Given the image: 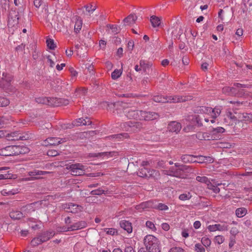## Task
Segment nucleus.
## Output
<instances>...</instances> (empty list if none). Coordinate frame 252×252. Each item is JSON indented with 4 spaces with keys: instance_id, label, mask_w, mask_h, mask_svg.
Returning a JSON list of instances; mask_svg holds the SVG:
<instances>
[{
    "instance_id": "1",
    "label": "nucleus",
    "mask_w": 252,
    "mask_h": 252,
    "mask_svg": "<svg viewBox=\"0 0 252 252\" xmlns=\"http://www.w3.org/2000/svg\"><path fill=\"white\" fill-rule=\"evenodd\" d=\"M144 243L149 252H161L159 241L154 236L147 235L144 238Z\"/></svg>"
},
{
    "instance_id": "2",
    "label": "nucleus",
    "mask_w": 252,
    "mask_h": 252,
    "mask_svg": "<svg viewBox=\"0 0 252 252\" xmlns=\"http://www.w3.org/2000/svg\"><path fill=\"white\" fill-rule=\"evenodd\" d=\"M121 127L124 130L135 132L141 130L143 127L141 122L129 121L121 124Z\"/></svg>"
},
{
    "instance_id": "3",
    "label": "nucleus",
    "mask_w": 252,
    "mask_h": 252,
    "mask_svg": "<svg viewBox=\"0 0 252 252\" xmlns=\"http://www.w3.org/2000/svg\"><path fill=\"white\" fill-rule=\"evenodd\" d=\"M137 175L142 178L158 179L159 176V173L158 170L148 169L144 167L140 169L137 172Z\"/></svg>"
},
{
    "instance_id": "4",
    "label": "nucleus",
    "mask_w": 252,
    "mask_h": 252,
    "mask_svg": "<svg viewBox=\"0 0 252 252\" xmlns=\"http://www.w3.org/2000/svg\"><path fill=\"white\" fill-rule=\"evenodd\" d=\"M174 165L177 168L178 172L179 173V178H184L188 174L192 173L194 172V170L191 166L181 164L178 162L175 163Z\"/></svg>"
},
{
    "instance_id": "5",
    "label": "nucleus",
    "mask_w": 252,
    "mask_h": 252,
    "mask_svg": "<svg viewBox=\"0 0 252 252\" xmlns=\"http://www.w3.org/2000/svg\"><path fill=\"white\" fill-rule=\"evenodd\" d=\"M66 168L70 170L72 175L74 176L83 175L85 173V167L80 163L71 164L68 166Z\"/></svg>"
},
{
    "instance_id": "6",
    "label": "nucleus",
    "mask_w": 252,
    "mask_h": 252,
    "mask_svg": "<svg viewBox=\"0 0 252 252\" xmlns=\"http://www.w3.org/2000/svg\"><path fill=\"white\" fill-rule=\"evenodd\" d=\"M199 111L203 113L211 114V116L213 118H216L218 116L220 115L221 112V110L219 107H215L213 109L211 107H206L204 106H202L199 107Z\"/></svg>"
},
{
    "instance_id": "7",
    "label": "nucleus",
    "mask_w": 252,
    "mask_h": 252,
    "mask_svg": "<svg viewBox=\"0 0 252 252\" xmlns=\"http://www.w3.org/2000/svg\"><path fill=\"white\" fill-rule=\"evenodd\" d=\"M124 112L128 119L141 120V110H137L133 108H125Z\"/></svg>"
},
{
    "instance_id": "8",
    "label": "nucleus",
    "mask_w": 252,
    "mask_h": 252,
    "mask_svg": "<svg viewBox=\"0 0 252 252\" xmlns=\"http://www.w3.org/2000/svg\"><path fill=\"white\" fill-rule=\"evenodd\" d=\"M67 139V138L49 137L44 141L42 145L45 146L58 145L66 142Z\"/></svg>"
},
{
    "instance_id": "9",
    "label": "nucleus",
    "mask_w": 252,
    "mask_h": 252,
    "mask_svg": "<svg viewBox=\"0 0 252 252\" xmlns=\"http://www.w3.org/2000/svg\"><path fill=\"white\" fill-rule=\"evenodd\" d=\"M140 120L152 121L157 119L159 117L158 113L154 112H146L141 110Z\"/></svg>"
},
{
    "instance_id": "10",
    "label": "nucleus",
    "mask_w": 252,
    "mask_h": 252,
    "mask_svg": "<svg viewBox=\"0 0 252 252\" xmlns=\"http://www.w3.org/2000/svg\"><path fill=\"white\" fill-rule=\"evenodd\" d=\"M15 145L8 146L0 149V155L2 156H13L15 155Z\"/></svg>"
},
{
    "instance_id": "11",
    "label": "nucleus",
    "mask_w": 252,
    "mask_h": 252,
    "mask_svg": "<svg viewBox=\"0 0 252 252\" xmlns=\"http://www.w3.org/2000/svg\"><path fill=\"white\" fill-rule=\"evenodd\" d=\"M51 101V106L54 107L65 106L69 103V100L63 98L52 97Z\"/></svg>"
},
{
    "instance_id": "12",
    "label": "nucleus",
    "mask_w": 252,
    "mask_h": 252,
    "mask_svg": "<svg viewBox=\"0 0 252 252\" xmlns=\"http://www.w3.org/2000/svg\"><path fill=\"white\" fill-rule=\"evenodd\" d=\"M167 102L170 103H177L179 102H183L187 101L189 99L187 96H173L166 97Z\"/></svg>"
},
{
    "instance_id": "13",
    "label": "nucleus",
    "mask_w": 252,
    "mask_h": 252,
    "mask_svg": "<svg viewBox=\"0 0 252 252\" xmlns=\"http://www.w3.org/2000/svg\"><path fill=\"white\" fill-rule=\"evenodd\" d=\"M55 233L53 231H46L38 234L40 238L42 239L43 243L47 241L55 235Z\"/></svg>"
},
{
    "instance_id": "14",
    "label": "nucleus",
    "mask_w": 252,
    "mask_h": 252,
    "mask_svg": "<svg viewBox=\"0 0 252 252\" xmlns=\"http://www.w3.org/2000/svg\"><path fill=\"white\" fill-rule=\"evenodd\" d=\"M181 125L180 123L175 121L170 122L168 126V129L169 131L178 132L181 129Z\"/></svg>"
},
{
    "instance_id": "15",
    "label": "nucleus",
    "mask_w": 252,
    "mask_h": 252,
    "mask_svg": "<svg viewBox=\"0 0 252 252\" xmlns=\"http://www.w3.org/2000/svg\"><path fill=\"white\" fill-rule=\"evenodd\" d=\"M120 225L121 227L126 231L127 233L132 232V227L131 223L129 221L126 220H121L120 222Z\"/></svg>"
},
{
    "instance_id": "16",
    "label": "nucleus",
    "mask_w": 252,
    "mask_h": 252,
    "mask_svg": "<svg viewBox=\"0 0 252 252\" xmlns=\"http://www.w3.org/2000/svg\"><path fill=\"white\" fill-rule=\"evenodd\" d=\"M86 225L87 223L85 221H80L69 226V229L71 231L79 230L85 228Z\"/></svg>"
},
{
    "instance_id": "17",
    "label": "nucleus",
    "mask_w": 252,
    "mask_h": 252,
    "mask_svg": "<svg viewBox=\"0 0 252 252\" xmlns=\"http://www.w3.org/2000/svg\"><path fill=\"white\" fill-rule=\"evenodd\" d=\"M155 203H156V201L155 200H149L146 202H144L139 205V208L142 209L148 208L154 209L155 207Z\"/></svg>"
},
{
    "instance_id": "18",
    "label": "nucleus",
    "mask_w": 252,
    "mask_h": 252,
    "mask_svg": "<svg viewBox=\"0 0 252 252\" xmlns=\"http://www.w3.org/2000/svg\"><path fill=\"white\" fill-rule=\"evenodd\" d=\"M208 229L210 231H225L227 230V226L225 225H221L220 224H215L214 225H210L208 227Z\"/></svg>"
},
{
    "instance_id": "19",
    "label": "nucleus",
    "mask_w": 252,
    "mask_h": 252,
    "mask_svg": "<svg viewBox=\"0 0 252 252\" xmlns=\"http://www.w3.org/2000/svg\"><path fill=\"white\" fill-rule=\"evenodd\" d=\"M163 173L164 175L179 178V174L178 172L177 168L175 169L173 167H171L169 170H163Z\"/></svg>"
},
{
    "instance_id": "20",
    "label": "nucleus",
    "mask_w": 252,
    "mask_h": 252,
    "mask_svg": "<svg viewBox=\"0 0 252 252\" xmlns=\"http://www.w3.org/2000/svg\"><path fill=\"white\" fill-rule=\"evenodd\" d=\"M82 26V19L78 16H75V24L74 25V31L77 33L80 32Z\"/></svg>"
},
{
    "instance_id": "21",
    "label": "nucleus",
    "mask_w": 252,
    "mask_h": 252,
    "mask_svg": "<svg viewBox=\"0 0 252 252\" xmlns=\"http://www.w3.org/2000/svg\"><path fill=\"white\" fill-rule=\"evenodd\" d=\"M195 156L191 155H183L181 157V159L185 163L197 162V161L193 160V158H196Z\"/></svg>"
},
{
    "instance_id": "22",
    "label": "nucleus",
    "mask_w": 252,
    "mask_h": 252,
    "mask_svg": "<svg viewBox=\"0 0 252 252\" xmlns=\"http://www.w3.org/2000/svg\"><path fill=\"white\" fill-rule=\"evenodd\" d=\"M41 205V201H37L28 204L26 205L25 207L29 211L33 212L36 209L40 208Z\"/></svg>"
},
{
    "instance_id": "23",
    "label": "nucleus",
    "mask_w": 252,
    "mask_h": 252,
    "mask_svg": "<svg viewBox=\"0 0 252 252\" xmlns=\"http://www.w3.org/2000/svg\"><path fill=\"white\" fill-rule=\"evenodd\" d=\"M10 217L13 220H20L24 217L23 214L20 211L13 210L9 213Z\"/></svg>"
},
{
    "instance_id": "24",
    "label": "nucleus",
    "mask_w": 252,
    "mask_h": 252,
    "mask_svg": "<svg viewBox=\"0 0 252 252\" xmlns=\"http://www.w3.org/2000/svg\"><path fill=\"white\" fill-rule=\"evenodd\" d=\"M137 16L134 14H130L127 17L125 18L123 22L125 25H129L133 24L137 20Z\"/></svg>"
},
{
    "instance_id": "25",
    "label": "nucleus",
    "mask_w": 252,
    "mask_h": 252,
    "mask_svg": "<svg viewBox=\"0 0 252 252\" xmlns=\"http://www.w3.org/2000/svg\"><path fill=\"white\" fill-rule=\"evenodd\" d=\"M52 97H41L36 98L35 99L36 102L38 103L46 104L48 105L51 106V101Z\"/></svg>"
},
{
    "instance_id": "26",
    "label": "nucleus",
    "mask_w": 252,
    "mask_h": 252,
    "mask_svg": "<svg viewBox=\"0 0 252 252\" xmlns=\"http://www.w3.org/2000/svg\"><path fill=\"white\" fill-rule=\"evenodd\" d=\"M66 206H68L67 209L69 210V211L72 213H76L78 211H80L82 208L81 206L72 203H70L68 205H66Z\"/></svg>"
},
{
    "instance_id": "27",
    "label": "nucleus",
    "mask_w": 252,
    "mask_h": 252,
    "mask_svg": "<svg viewBox=\"0 0 252 252\" xmlns=\"http://www.w3.org/2000/svg\"><path fill=\"white\" fill-rule=\"evenodd\" d=\"M150 22L154 28L158 27L161 23V19L156 16L153 15L150 17Z\"/></svg>"
},
{
    "instance_id": "28",
    "label": "nucleus",
    "mask_w": 252,
    "mask_h": 252,
    "mask_svg": "<svg viewBox=\"0 0 252 252\" xmlns=\"http://www.w3.org/2000/svg\"><path fill=\"white\" fill-rule=\"evenodd\" d=\"M15 155L16 156L20 154H24L29 152V149L25 146H20L15 145Z\"/></svg>"
},
{
    "instance_id": "29",
    "label": "nucleus",
    "mask_w": 252,
    "mask_h": 252,
    "mask_svg": "<svg viewBox=\"0 0 252 252\" xmlns=\"http://www.w3.org/2000/svg\"><path fill=\"white\" fill-rule=\"evenodd\" d=\"M84 119L83 118H79L74 121L71 124H67V126L65 127L68 128H71L74 126H80L83 125V122Z\"/></svg>"
},
{
    "instance_id": "30",
    "label": "nucleus",
    "mask_w": 252,
    "mask_h": 252,
    "mask_svg": "<svg viewBox=\"0 0 252 252\" xmlns=\"http://www.w3.org/2000/svg\"><path fill=\"white\" fill-rule=\"evenodd\" d=\"M247 213V210L244 207L237 208L236 210L235 214L237 217L242 218Z\"/></svg>"
},
{
    "instance_id": "31",
    "label": "nucleus",
    "mask_w": 252,
    "mask_h": 252,
    "mask_svg": "<svg viewBox=\"0 0 252 252\" xmlns=\"http://www.w3.org/2000/svg\"><path fill=\"white\" fill-rule=\"evenodd\" d=\"M196 158H203V161H197L198 163H213L214 161V158L211 157H206L203 156H195Z\"/></svg>"
},
{
    "instance_id": "32",
    "label": "nucleus",
    "mask_w": 252,
    "mask_h": 252,
    "mask_svg": "<svg viewBox=\"0 0 252 252\" xmlns=\"http://www.w3.org/2000/svg\"><path fill=\"white\" fill-rule=\"evenodd\" d=\"M50 172L47 171H42L37 170H34L32 171H30L29 172V176L31 177H33L36 175H44L47 174H49Z\"/></svg>"
},
{
    "instance_id": "33",
    "label": "nucleus",
    "mask_w": 252,
    "mask_h": 252,
    "mask_svg": "<svg viewBox=\"0 0 252 252\" xmlns=\"http://www.w3.org/2000/svg\"><path fill=\"white\" fill-rule=\"evenodd\" d=\"M42 243H43L42 239L40 238L38 235L36 237L33 238L31 242V245L32 247H36Z\"/></svg>"
},
{
    "instance_id": "34",
    "label": "nucleus",
    "mask_w": 252,
    "mask_h": 252,
    "mask_svg": "<svg viewBox=\"0 0 252 252\" xmlns=\"http://www.w3.org/2000/svg\"><path fill=\"white\" fill-rule=\"evenodd\" d=\"M223 92L227 93L228 95H233L236 92V90L234 87H226L222 89Z\"/></svg>"
},
{
    "instance_id": "35",
    "label": "nucleus",
    "mask_w": 252,
    "mask_h": 252,
    "mask_svg": "<svg viewBox=\"0 0 252 252\" xmlns=\"http://www.w3.org/2000/svg\"><path fill=\"white\" fill-rule=\"evenodd\" d=\"M225 131V129L222 127H217L216 128H212L210 130V133L212 135H217L218 134L222 133Z\"/></svg>"
},
{
    "instance_id": "36",
    "label": "nucleus",
    "mask_w": 252,
    "mask_h": 252,
    "mask_svg": "<svg viewBox=\"0 0 252 252\" xmlns=\"http://www.w3.org/2000/svg\"><path fill=\"white\" fill-rule=\"evenodd\" d=\"M251 116H252V114L251 113H244L241 114L239 117V119H241L242 121H248L252 122Z\"/></svg>"
},
{
    "instance_id": "37",
    "label": "nucleus",
    "mask_w": 252,
    "mask_h": 252,
    "mask_svg": "<svg viewBox=\"0 0 252 252\" xmlns=\"http://www.w3.org/2000/svg\"><path fill=\"white\" fill-rule=\"evenodd\" d=\"M153 100L158 103H166L167 100L166 97H163L162 95H156L154 96L153 98Z\"/></svg>"
},
{
    "instance_id": "38",
    "label": "nucleus",
    "mask_w": 252,
    "mask_h": 252,
    "mask_svg": "<svg viewBox=\"0 0 252 252\" xmlns=\"http://www.w3.org/2000/svg\"><path fill=\"white\" fill-rule=\"evenodd\" d=\"M154 209L161 211H165L168 209V207L164 204L161 203H158L156 201V203H155V207Z\"/></svg>"
},
{
    "instance_id": "39",
    "label": "nucleus",
    "mask_w": 252,
    "mask_h": 252,
    "mask_svg": "<svg viewBox=\"0 0 252 252\" xmlns=\"http://www.w3.org/2000/svg\"><path fill=\"white\" fill-rule=\"evenodd\" d=\"M107 191L104 190L100 188L98 189H94L90 192V194L92 195H100L102 194H106Z\"/></svg>"
},
{
    "instance_id": "40",
    "label": "nucleus",
    "mask_w": 252,
    "mask_h": 252,
    "mask_svg": "<svg viewBox=\"0 0 252 252\" xmlns=\"http://www.w3.org/2000/svg\"><path fill=\"white\" fill-rule=\"evenodd\" d=\"M191 195L190 192L183 193L179 195V199L182 201L189 200L191 197Z\"/></svg>"
},
{
    "instance_id": "41",
    "label": "nucleus",
    "mask_w": 252,
    "mask_h": 252,
    "mask_svg": "<svg viewBox=\"0 0 252 252\" xmlns=\"http://www.w3.org/2000/svg\"><path fill=\"white\" fill-rule=\"evenodd\" d=\"M104 231L106 233V234L110 235H115L118 234V231L117 229L114 228H106L104 229Z\"/></svg>"
},
{
    "instance_id": "42",
    "label": "nucleus",
    "mask_w": 252,
    "mask_h": 252,
    "mask_svg": "<svg viewBox=\"0 0 252 252\" xmlns=\"http://www.w3.org/2000/svg\"><path fill=\"white\" fill-rule=\"evenodd\" d=\"M202 120V118H201L199 115H196L194 117H193L192 119V121L196 123V125L198 126H203L201 121Z\"/></svg>"
},
{
    "instance_id": "43",
    "label": "nucleus",
    "mask_w": 252,
    "mask_h": 252,
    "mask_svg": "<svg viewBox=\"0 0 252 252\" xmlns=\"http://www.w3.org/2000/svg\"><path fill=\"white\" fill-rule=\"evenodd\" d=\"M122 71L120 69H115L111 74V77L113 79H117L120 77Z\"/></svg>"
},
{
    "instance_id": "44",
    "label": "nucleus",
    "mask_w": 252,
    "mask_h": 252,
    "mask_svg": "<svg viewBox=\"0 0 252 252\" xmlns=\"http://www.w3.org/2000/svg\"><path fill=\"white\" fill-rule=\"evenodd\" d=\"M46 43L48 47L51 50H54L56 47L54 40L52 39H47L46 40Z\"/></svg>"
},
{
    "instance_id": "45",
    "label": "nucleus",
    "mask_w": 252,
    "mask_h": 252,
    "mask_svg": "<svg viewBox=\"0 0 252 252\" xmlns=\"http://www.w3.org/2000/svg\"><path fill=\"white\" fill-rule=\"evenodd\" d=\"M201 243L203 246L208 247L210 246L211 241L210 239L207 237H203L201 239Z\"/></svg>"
},
{
    "instance_id": "46",
    "label": "nucleus",
    "mask_w": 252,
    "mask_h": 252,
    "mask_svg": "<svg viewBox=\"0 0 252 252\" xmlns=\"http://www.w3.org/2000/svg\"><path fill=\"white\" fill-rule=\"evenodd\" d=\"M9 104V101L5 97H0V107H4Z\"/></svg>"
},
{
    "instance_id": "47",
    "label": "nucleus",
    "mask_w": 252,
    "mask_h": 252,
    "mask_svg": "<svg viewBox=\"0 0 252 252\" xmlns=\"http://www.w3.org/2000/svg\"><path fill=\"white\" fill-rule=\"evenodd\" d=\"M19 137V133H18V132L15 131V132H13L11 133H9V137H6V138L8 140L15 141V140H17L14 139V138H16V137Z\"/></svg>"
},
{
    "instance_id": "48",
    "label": "nucleus",
    "mask_w": 252,
    "mask_h": 252,
    "mask_svg": "<svg viewBox=\"0 0 252 252\" xmlns=\"http://www.w3.org/2000/svg\"><path fill=\"white\" fill-rule=\"evenodd\" d=\"M109 156L110 157L113 156H116L117 155V153L115 152H103V153H98L97 155H96V157H98V156Z\"/></svg>"
},
{
    "instance_id": "49",
    "label": "nucleus",
    "mask_w": 252,
    "mask_h": 252,
    "mask_svg": "<svg viewBox=\"0 0 252 252\" xmlns=\"http://www.w3.org/2000/svg\"><path fill=\"white\" fill-rule=\"evenodd\" d=\"M195 249L196 252H205V250L204 247L200 244H196L195 245Z\"/></svg>"
},
{
    "instance_id": "50",
    "label": "nucleus",
    "mask_w": 252,
    "mask_h": 252,
    "mask_svg": "<svg viewBox=\"0 0 252 252\" xmlns=\"http://www.w3.org/2000/svg\"><path fill=\"white\" fill-rule=\"evenodd\" d=\"M224 241V238L222 236L218 235L215 237V241L216 243L220 245L223 243Z\"/></svg>"
},
{
    "instance_id": "51",
    "label": "nucleus",
    "mask_w": 252,
    "mask_h": 252,
    "mask_svg": "<svg viewBox=\"0 0 252 252\" xmlns=\"http://www.w3.org/2000/svg\"><path fill=\"white\" fill-rule=\"evenodd\" d=\"M196 180L201 183H207L208 182V179L206 176H197Z\"/></svg>"
},
{
    "instance_id": "52",
    "label": "nucleus",
    "mask_w": 252,
    "mask_h": 252,
    "mask_svg": "<svg viewBox=\"0 0 252 252\" xmlns=\"http://www.w3.org/2000/svg\"><path fill=\"white\" fill-rule=\"evenodd\" d=\"M47 155L50 157H55L59 155V153L55 150H49L47 151Z\"/></svg>"
},
{
    "instance_id": "53",
    "label": "nucleus",
    "mask_w": 252,
    "mask_h": 252,
    "mask_svg": "<svg viewBox=\"0 0 252 252\" xmlns=\"http://www.w3.org/2000/svg\"><path fill=\"white\" fill-rule=\"evenodd\" d=\"M146 226L151 229L152 230H156V228L155 226V224L151 221H147L146 222Z\"/></svg>"
},
{
    "instance_id": "54",
    "label": "nucleus",
    "mask_w": 252,
    "mask_h": 252,
    "mask_svg": "<svg viewBox=\"0 0 252 252\" xmlns=\"http://www.w3.org/2000/svg\"><path fill=\"white\" fill-rule=\"evenodd\" d=\"M225 116L227 118H228L230 120H236V117L234 115H233L232 113L230 111H227L226 112Z\"/></svg>"
},
{
    "instance_id": "55",
    "label": "nucleus",
    "mask_w": 252,
    "mask_h": 252,
    "mask_svg": "<svg viewBox=\"0 0 252 252\" xmlns=\"http://www.w3.org/2000/svg\"><path fill=\"white\" fill-rule=\"evenodd\" d=\"M111 29L112 30V32L115 34L118 33L120 31V28L115 25H112L111 26Z\"/></svg>"
},
{
    "instance_id": "56",
    "label": "nucleus",
    "mask_w": 252,
    "mask_h": 252,
    "mask_svg": "<svg viewBox=\"0 0 252 252\" xmlns=\"http://www.w3.org/2000/svg\"><path fill=\"white\" fill-rule=\"evenodd\" d=\"M168 252H184V250L180 247H174L170 249Z\"/></svg>"
},
{
    "instance_id": "57",
    "label": "nucleus",
    "mask_w": 252,
    "mask_h": 252,
    "mask_svg": "<svg viewBox=\"0 0 252 252\" xmlns=\"http://www.w3.org/2000/svg\"><path fill=\"white\" fill-rule=\"evenodd\" d=\"M84 7L86 8V11L89 12H93L96 9V7L95 6L93 7L92 5H91V6L85 5Z\"/></svg>"
},
{
    "instance_id": "58",
    "label": "nucleus",
    "mask_w": 252,
    "mask_h": 252,
    "mask_svg": "<svg viewBox=\"0 0 252 252\" xmlns=\"http://www.w3.org/2000/svg\"><path fill=\"white\" fill-rule=\"evenodd\" d=\"M57 230L59 232H67L69 231H71L69 229V226L68 227H58Z\"/></svg>"
},
{
    "instance_id": "59",
    "label": "nucleus",
    "mask_w": 252,
    "mask_h": 252,
    "mask_svg": "<svg viewBox=\"0 0 252 252\" xmlns=\"http://www.w3.org/2000/svg\"><path fill=\"white\" fill-rule=\"evenodd\" d=\"M92 124V121L90 120V119L86 117L85 119H84V121L83 122V125L84 126H89Z\"/></svg>"
},
{
    "instance_id": "60",
    "label": "nucleus",
    "mask_w": 252,
    "mask_h": 252,
    "mask_svg": "<svg viewBox=\"0 0 252 252\" xmlns=\"http://www.w3.org/2000/svg\"><path fill=\"white\" fill-rule=\"evenodd\" d=\"M233 86L237 88H248L249 85L247 84H243L239 83H234Z\"/></svg>"
},
{
    "instance_id": "61",
    "label": "nucleus",
    "mask_w": 252,
    "mask_h": 252,
    "mask_svg": "<svg viewBox=\"0 0 252 252\" xmlns=\"http://www.w3.org/2000/svg\"><path fill=\"white\" fill-rule=\"evenodd\" d=\"M125 104H126V103L124 102L123 101H119L114 102L113 103V106L114 107H117L118 106H121L123 108H125Z\"/></svg>"
},
{
    "instance_id": "62",
    "label": "nucleus",
    "mask_w": 252,
    "mask_h": 252,
    "mask_svg": "<svg viewBox=\"0 0 252 252\" xmlns=\"http://www.w3.org/2000/svg\"><path fill=\"white\" fill-rule=\"evenodd\" d=\"M134 42L132 40H130V41H129L128 43H127V48L128 49L131 51L133 49V47H134Z\"/></svg>"
},
{
    "instance_id": "63",
    "label": "nucleus",
    "mask_w": 252,
    "mask_h": 252,
    "mask_svg": "<svg viewBox=\"0 0 252 252\" xmlns=\"http://www.w3.org/2000/svg\"><path fill=\"white\" fill-rule=\"evenodd\" d=\"M47 61L50 63V66L51 67H53L55 64L54 62L51 58V56L48 55L47 56Z\"/></svg>"
},
{
    "instance_id": "64",
    "label": "nucleus",
    "mask_w": 252,
    "mask_h": 252,
    "mask_svg": "<svg viewBox=\"0 0 252 252\" xmlns=\"http://www.w3.org/2000/svg\"><path fill=\"white\" fill-rule=\"evenodd\" d=\"M9 137V133H7L6 131H4L3 130H0V138L2 137Z\"/></svg>"
}]
</instances>
